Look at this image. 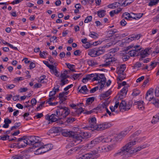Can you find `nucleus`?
<instances>
[{"instance_id": "1", "label": "nucleus", "mask_w": 159, "mask_h": 159, "mask_svg": "<svg viewBox=\"0 0 159 159\" xmlns=\"http://www.w3.org/2000/svg\"><path fill=\"white\" fill-rule=\"evenodd\" d=\"M136 139H134L133 141L130 142L123 146L114 154V156H120L123 158H126L130 156L131 154L140 150L143 148L141 147H139L136 148H131L136 144Z\"/></svg>"}, {"instance_id": "2", "label": "nucleus", "mask_w": 159, "mask_h": 159, "mask_svg": "<svg viewBox=\"0 0 159 159\" xmlns=\"http://www.w3.org/2000/svg\"><path fill=\"white\" fill-rule=\"evenodd\" d=\"M28 144L33 145V148L39 147L42 145L43 143L39 140L40 138L36 136L26 137Z\"/></svg>"}, {"instance_id": "3", "label": "nucleus", "mask_w": 159, "mask_h": 159, "mask_svg": "<svg viewBox=\"0 0 159 159\" xmlns=\"http://www.w3.org/2000/svg\"><path fill=\"white\" fill-rule=\"evenodd\" d=\"M75 142L78 144L81 142L83 139H87L89 137L90 135L87 132H82L80 133L76 132Z\"/></svg>"}, {"instance_id": "4", "label": "nucleus", "mask_w": 159, "mask_h": 159, "mask_svg": "<svg viewBox=\"0 0 159 159\" xmlns=\"http://www.w3.org/2000/svg\"><path fill=\"white\" fill-rule=\"evenodd\" d=\"M97 152L96 150L91 151L88 153L83 154L76 159H94L97 158Z\"/></svg>"}, {"instance_id": "5", "label": "nucleus", "mask_w": 159, "mask_h": 159, "mask_svg": "<svg viewBox=\"0 0 159 159\" xmlns=\"http://www.w3.org/2000/svg\"><path fill=\"white\" fill-rule=\"evenodd\" d=\"M132 102L131 101H129L127 103L125 100H122L119 106L120 111L123 112L129 110L132 106Z\"/></svg>"}, {"instance_id": "6", "label": "nucleus", "mask_w": 159, "mask_h": 159, "mask_svg": "<svg viewBox=\"0 0 159 159\" xmlns=\"http://www.w3.org/2000/svg\"><path fill=\"white\" fill-rule=\"evenodd\" d=\"M39 148L35 151V153L38 155L42 153H45L52 149V145L50 144H47L44 145L43 146H40Z\"/></svg>"}, {"instance_id": "7", "label": "nucleus", "mask_w": 159, "mask_h": 159, "mask_svg": "<svg viewBox=\"0 0 159 159\" xmlns=\"http://www.w3.org/2000/svg\"><path fill=\"white\" fill-rule=\"evenodd\" d=\"M59 108V110L61 111L60 116L63 118H65L70 112V110L68 107H57Z\"/></svg>"}, {"instance_id": "8", "label": "nucleus", "mask_w": 159, "mask_h": 159, "mask_svg": "<svg viewBox=\"0 0 159 159\" xmlns=\"http://www.w3.org/2000/svg\"><path fill=\"white\" fill-rule=\"evenodd\" d=\"M17 141L18 143L19 148H24L27 144H28L26 137L25 136H23L22 138H19Z\"/></svg>"}, {"instance_id": "9", "label": "nucleus", "mask_w": 159, "mask_h": 159, "mask_svg": "<svg viewBox=\"0 0 159 159\" xmlns=\"http://www.w3.org/2000/svg\"><path fill=\"white\" fill-rule=\"evenodd\" d=\"M56 113L52 114L49 117V119L52 122H56L57 120V118L55 117L59 118L60 116L61 111L59 109H57L56 111Z\"/></svg>"}, {"instance_id": "10", "label": "nucleus", "mask_w": 159, "mask_h": 159, "mask_svg": "<svg viewBox=\"0 0 159 159\" xmlns=\"http://www.w3.org/2000/svg\"><path fill=\"white\" fill-rule=\"evenodd\" d=\"M75 132H76L72 131H66L62 132V134L63 136L65 137L72 138L74 141L75 142Z\"/></svg>"}, {"instance_id": "11", "label": "nucleus", "mask_w": 159, "mask_h": 159, "mask_svg": "<svg viewBox=\"0 0 159 159\" xmlns=\"http://www.w3.org/2000/svg\"><path fill=\"white\" fill-rule=\"evenodd\" d=\"M28 156L25 152L21 153L13 156L11 159H27Z\"/></svg>"}, {"instance_id": "12", "label": "nucleus", "mask_w": 159, "mask_h": 159, "mask_svg": "<svg viewBox=\"0 0 159 159\" xmlns=\"http://www.w3.org/2000/svg\"><path fill=\"white\" fill-rule=\"evenodd\" d=\"M153 89H150L147 92L145 96V99L147 100L150 101L152 99H155L153 98Z\"/></svg>"}, {"instance_id": "13", "label": "nucleus", "mask_w": 159, "mask_h": 159, "mask_svg": "<svg viewBox=\"0 0 159 159\" xmlns=\"http://www.w3.org/2000/svg\"><path fill=\"white\" fill-rule=\"evenodd\" d=\"M128 90V88L126 86H124L122 89L120 91V93H118V95H120L118 97L119 98H123L125 97L127 94Z\"/></svg>"}, {"instance_id": "14", "label": "nucleus", "mask_w": 159, "mask_h": 159, "mask_svg": "<svg viewBox=\"0 0 159 159\" xmlns=\"http://www.w3.org/2000/svg\"><path fill=\"white\" fill-rule=\"evenodd\" d=\"M127 131H122L120 133L115 137V140L116 141H120L127 134Z\"/></svg>"}, {"instance_id": "15", "label": "nucleus", "mask_w": 159, "mask_h": 159, "mask_svg": "<svg viewBox=\"0 0 159 159\" xmlns=\"http://www.w3.org/2000/svg\"><path fill=\"white\" fill-rule=\"evenodd\" d=\"M101 142L102 143H109L111 142L112 139L111 136H108L104 138V136H102L100 137Z\"/></svg>"}, {"instance_id": "16", "label": "nucleus", "mask_w": 159, "mask_h": 159, "mask_svg": "<svg viewBox=\"0 0 159 159\" xmlns=\"http://www.w3.org/2000/svg\"><path fill=\"white\" fill-rule=\"evenodd\" d=\"M122 17L127 20H132V19H136L135 17H133L131 14L128 12H125L122 15Z\"/></svg>"}, {"instance_id": "17", "label": "nucleus", "mask_w": 159, "mask_h": 159, "mask_svg": "<svg viewBox=\"0 0 159 159\" xmlns=\"http://www.w3.org/2000/svg\"><path fill=\"white\" fill-rule=\"evenodd\" d=\"M108 105V104L106 102L102 103V104H99L97 107L98 111H102L103 109H106Z\"/></svg>"}, {"instance_id": "18", "label": "nucleus", "mask_w": 159, "mask_h": 159, "mask_svg": "<svg viewBox=\"0 0 159 159\" xmlns=\"http://www.w3.org/2000/svg\"><path fill=\"white\" fill-rule=\"evenodd\" d=\"M88 55L92 57H96L98 56L97 48H94L90 50L88 53Z\"/></svg>"}, {"instance_id": "19", "label": "nucleus", "mask_w": 159, "mask_h": 159, "mask_svg": "<svg viewBox=\"0 0 159 159\" xmlns=\"http://www.w3.org/2000/svg\"><path fill=\"white\" fill-rule=\"evenodd\" d=\"M149 51L148 49L146 48L143 50H142L141 52L140 55L141 58H143L147 57L149 54L148 52Z\"/></svg>"}, {"instance_id": "20", "label": "nucleus", "mask_w": 159, "mask_h": 159, "mask_svg": "<svg viewBox=\"0 0 159 159\" xmlns=\"http://www.w3.org/2000/svg\"><path fill=\"white\" fill-rule=\"evenodd\" d=\"M125 64L120 65V66L119 69L117 71V73L118 74H121L124 73V71L125 70Z\"/></svg>"}, {"instance_id": "21", "label": "nucleus", "mask_w": 159, "mask_h": 159, "mask_svg": "<svg viewBox=\"0 0 159 159\" xmlns=\"http://www.w3.org/2000/svg\"><path fill=\"white\" fill-rule=\"evenodd\" d=\"M11 120L8 118L5 119L4 120L5 124L3 125V127L5 128H8L9 126V124H11Z\"/></svg>"}, {"instance_id": "22", "label": "nucleus", "mask_w": 159, "mask_h": 159, "mask_svg": "<svg viewBox=\"0 0 159 159\" xmlns=\"http://www.w3.org/2000/svg\"><path fill=\"white\" fill-rule=\"evenodd\" d=\"M61 128L60 127H53L50 130V132L52 133H57L61 131Z\"/></svg>"}, {"instance_id": "23", "label": "nucleus", "mask_w": 159, "mask_h": 159, "mask_svg": "<svg viewBox=\"0 0 159 159\" xmlns=\"http://www.w3.org/2000/svg\"><path fill=\"white\" fill-rule=\"evenodd\" d=\"M121 4L119 2H116L113 3L111 4L108 5L107 7L110 8H114L116 7H117L118 6H120Z\"/></svg>"}, {"instance_id": "24", "label": "nucleus", "mask_w": 159, "mask_h": 159, "mask_svg": "<svg viewBox=\"0 0 159 159\" xmlns=\"http://www.w3.org/2000/svg\"><path fill=\"white\" fill-rule=\"evenodd\" d=\"M98 79H101V80L100 81L98 82V83H100L101 82H106V78L105 76V75L103 74H98Z\"/></svg>"}, {"instance_id": "25", "label": "nucleus", "mask_w": 159, "mask_h": 159, "mask_svg": "<svg viewBox=\"0 0 159 159\" xmlns=\"http://www.w3.org/2000/svg\"><path fill=\"white\" fill-rule=\"evenodd\" d=\"M141 48L139 49L138 50H133L129 51L128 52L130 56L131 57H134L137 55V52L140 51Z\"/></svg>"}, {"instance_id": "26", "label": "nucleus", "mask_w": 159, "mask_h": 159, "mask_svg": "<svg viewBox=\"0 0 159 159\" xmlns=\"http://www.w3.org/2000/svg\"><path fill=\"white\" fill-rule=\"evenodd\" d=\"M106 11L104 9H102L98 10L97 11V14L99 17H103L106 15Z\"/></svg>"}, {"instance_id": "27", "label": "nucleus", "mask_w": 159, "mask_h": 159, "mask_svg": "<svg viewBox=\"0 0 159 159\" xmlns=\"http://www.w3.org/2000/svg\"><path fill=\"white\" fill-rule=\"evenodd\" d=\"M79 91L83 94H85L89 91V89H87L86 85H84L81 87V89Z\"/></svg>"}, {"instance_id": "28", "label": "nucleus", "mask_w": 159, "mask_h": 159, "mask_svg": "<svg viewBox=\"0 0 159 159\" xmlns=\"http://www.w3.org/2000/svg\"><path fill=\"white\" fill-rule=\"evenodd\" d=\"M126 77V75L124 73H122L121 74H119L117 77V81H121L124 80Z\"/></svg>"}, {"instance_id": "29", "label": "nucleus", "mask_w": 159, "mask_h": 159, "mask_svg": "<svg viewBox=\"0 0 159 159\" xmlns=\"http://www.w3.org/2000/svg\"><path fill=\"white\" fill-rule=\"evenodd\" d=\"M129 37H130L129 38L127 37L125 38V39L126 41V42L129 43L133 40H136L135 37V34H133Z\"/></svg>"}, {"instance_id": "30", "label": "nucleus", "mask_w": 159, "mask_h": 159, "mask_svg": "<svg viewBox=\"0 0 159 159\" xmlns=\"http://www.w3.org/2000/svg\"><path fill=\"white\" fill-rule=\"evenodd\" d=\"M111 93V91L110 90L106 91L105 93H103L101 95V99H104V98L108 97L110 94Z\"/></svg>"}, {"instance_id": "31", "label": "nucleus", "mask_w": 159, "mask_h": 159, "mask_svg": "<svg viewBox=\"0 0 159 159\" xmlns=\"http://www.w3.org/2000/svg\"><path fill=\"white\" fill-rule=\"evenodd\" d=\"M87 63L89 66H93L98 64L96 61L94 60H89Z\"/></svg>"}, {"instance_id": "32", "label": "nucleus", "mask_w": 159, "mask_h": 159, "mask_svg": "<svg viewBox=\"0 0 159 159\" xmlns=\"http://www.w3.org/2000/svg\"><path fill=\"white\" fill-rule=\"evenodd\" d=\"M102 124L104 129L108 128L112 125L109 122H105Z\"/></svg>"}, {"instance_id": "33", "label": "nucleus", "mask_w": 159, "mask_h": 159, "mask_svg": "<svg viewBox=\"0 0 159 159\" xmlns=\"http://www.w3.org/2000/svg\"><path fill=\"white\" fill-rule=\"evenodd\" d=\"M97 51L98 56L103 54L105 52V50L103 47L99 48L98 49L97 48Z\"/></svg>"}, {"instance_id": "34", "label": "nucleus", "mask_w": 159, "mask_h": 159, "mask_svg": "<svg viewBox=\"0 0 159 159\" xmlns=\"http://www.w3.org/2000/svg\"><path fill=\"white\" fill-rule=\"evenodd\" d=\"M102 124H100L99 125H97L95 127V130L98 131H101L104 130Z\"/></svg>"}, {"instance_id": "35", "label": "nucleus", "mask_w": 159, "mask_h": 159, "mask_svg": "<svg viewBox=\"0 0 159 159\" xmlns=\"http://www.w3.org/2000/svg\"><path fill=\"white\" fill-rule=\"evenodd\" d=\"M100 137L96 138L94 140H93L91 142V144H93L94 145L98 143H99L101 142V139H100Z\"/></svg>"}, {"instance_id": "36", "label": "nucleus", "mask_w": 159, "mask_h": 159, "mask_svg": "<svg viewBox=\"0 0 159 159\" xmlns=\"http://www.w3.org/2000/svg\"><path fill=\"white\" fill-rule=\"evenodd\" d=\"M82 148V147L80 146H78L72 148L73 152H75L77 151L80 152L82 150H83V148Z\"/></svg>"}, {"instance_id": "37", "label": "nucleus", "mask_w": 159, "mask_h": 159, "mask_svg": "<svg viewBox=\"0 0 159 159\" xmlns=\"http://www.w3.org/2000/svg\"><path fill=\"white\" fill-rule=\"evenodd\" d=\"M89 129L92 130H95V127L96 125V123H93V122H89Z\"/></svg>"}, {"instance_id": "38", "label": "nucleus", "mask_w": 159, "mask_h": 159, "mask_svg": "<svg viewBox=\"0 0 159 159\" xmlns=\"http://www.w3.org/2000/svg\"><path fill=\"white\" fill-rule=\"evenodd\" d=\"M66 65L67 67L70 70L73 72H76L75 70L73 69V68L75 66L74 65L71 64L69 63H66Z\"/></svg>"}, {"instance_id": "39", "label": "nucleus", "mask_w": 159, "mask_h": 159, "mask_svg": "<svg viewBox=\"0 0 159 159\" xmlns=\"http://www.w3.org/2000/svg\"><path fill=\"white\" fill-rule=\"evenodd\" d=\"M159 121V115H156L153 116V119L152 120V123L155 124L157 122Z\"/></svg>"}, {"instance_id": "40", "label": "nucleus", "mask_w": 159, "mask_h": 159, "mask_svg": "<svg viewBox=\"0 0 159 159\" xmlns=\"http://www.w3.org/2000/svg\"><path fill=\"white\" fill-rule=\"evenodd\" d=\"M91 33L89 34V36L91 37L94 39H97L98 38L99 35L97 33L93 31Z\"/></svg>"}, {"instance_id": "41", "label": "nucleus", "mask_w": 159, "mask_h": 159, "mask_svg": "<svg viewBox=\"0 0 159 159\" xmlns=\"http://www.w3.org/2000/svg\"><path fill=\"white\" fill-rule=\"evenodd\" d=\"M138 108L140 110H143L144 108V107L143 106V103H144L143 101H142L141 102H138Z\"/></svg>"}, {"instance_id": "42", "label": "nucleus", "mask_w": 159, "mask_h": 159, "mask_svg": "<svg viewBox=\"0 0 159 159\" xmlns=\"http://www.w3.org/2000/svg\"><path fill=\"white\" fill-rule=\"evenodd\" d=\"M94 98L93 97H90L88 98L86 100V103L87 104L92 103L94 101Z\"/></svg>"}, {"instance_id": "43", "label": "nucleus", "mask_w": 159, "mask_h": 159, "mask_svg": "<svg viewBox=\"0 0 159 159\" xmlns=\"http://www.w3.org/2000/svg\"><path fill=\"white\" fill-rule=\"evenodd\" d=\"M158 64H159L158 62H151V63L150 65L151 67L150 68V70H151L156 67Z\"/></svg>"}, {"instance_id": "44", "label": "nucleus", "mask_w": 159, "mask_h": 159, "mask_svg": "<svg viewBox=\"0 0 159 159\" xmlns=\"http://www.w3.org/2000/svg\"><path fill=\"white\" fill-rule=\"evenodd\" d=\"M99 151L101 152H105L108 151V148H107V147L106 146H103L101 147H99Z\"/></svg>"}, {"instance_id": "45", "label": "nucleus", "mask_w": 159, "mask_h": 159, "mask_svg": "<svg viewBox=\"0 0 159 159\" xmlns=\"http://www.w3.org/2000/svg\"><path fill=\"white\" fill-rule=\"evenodd\" d=\"M21 123L20 122L16 123L14 126H12L11 128V130H13L14 129H16L20 126Z\"/></svg>"}, {"instance_id": "46", "label": "nucleus", "mask_w": 159, "mask_h": 159, "mask_svg": "<svg viewBox=\"0 0 159 159\" xmlns=\"http://www.w3.org/2000/svg\"><path fill=\"white\" fill-rule=\"evenodd\" d=\"M152 103L155 107H159V100L156 99H153Z\"/></svg>"}, {"instance_id": "47", "label": "nucleus", "mask_w": 159, "mask_h": 159, "mask_svg": "<svg viewBox=\"0 0 159 159\" xmlns=\"http://www.w3.org/2000/svg\"><path fill=\"white\" fill-rule=\"evenodd\" d=\"M75 120V118L72 117H69L67 118L66 122L68 123H71L74 121Z\"/></svg>"}, {"instance_id": "48", "label": "nucleus", "mask_w": 159, "mask_h": 159, "mask_svg": "<svg viewBox=\"0 0 159 159\" xmlns=\"http://www.w3.org/2000/svg\"><path fill=\"white\" fill-rule=\"evenodd\" d=\"M82 75V73L74 74L72 75V77L74 80H75L78 78L80 77Z\"/></svg>"}, {"instance_id": "49", "label": "nucleus", "mask_w": 159, "mask_h": 159, "mask_svg": "<svg viewBox=\"0 0 159 159\" xmlns=\"http://www.w3.org/2000/svg\"><path fill=\"white\" fill-rule=\"evenodd\" d=\"M140 93V91L138 89H134L132 93V95L133 96L136 97L139 95V94Z\"/></svg>"}, {"instance_id": "50", "label": "nucleus", "mask_w": 159, "mask_h": 159, "mask_svg": "<svg viewBox=\"0 0 159 159\" xmlns=\"http://www.w3.org/2000/svg\"><path fill=\"white\" fill-rule=\"evenodd\" d=\"M158 2V0H151L150 2L149 3L148 5L149 6H152L156 5Z\"/></svg>"}, {"instance_id": "51", "label": "nucleus", "mask_w": 159, "mask_h": 159, "mask_svg": "<svg viewBox=\"0 0 159 159\" xmlns=\"http://www.w3.org/2000/svg\"><path fill=\"white\" fill-rule=\"evenodd\" d=\"M114 35V32L112 31V30L111 29L108 30L107 32V36L109 37H111L112 38V36Z\"/></svg>"}, {"instance_id": "52", "label": "nucleus", "mask_w": 159, "mask_h": 159, "mask_svg": "<svg viewBox=\"0 0 159 159\" xmlns=\"http://www.w3.org/2000/svg\"><path fill=\"white\" fill-rule=\"evenodd\" d=\"M10 147L11 148H19L18 143H14L10 144Z\"/></svg>"}, {"instance_id": "53", "label": "nucleus", "mask_w": 159, "mask_h": 159, "mask_svg": "<svg viewBox=\"0 0 159 159\" xmlns=\"http://www.w3.org/2000/svg\"><path fill=\"white\" fill-rule=\"evenodd\" d=\"M113 38L115 40V42L116 40H118V42L119 41V39H120V34H116L115 35H114Z\"/></svg>"}, {"instance_id": "54", "label": "nucleus", "mask_w": 159, "mask_h": 159, "mask_svg": "<svg viewBox=\"0 0 159 159\" xmlns=\"http://www.w3.org/2000/svg\"><path fill=\"white\" fill-rule=\"evenodd\" d=\"M83 109L82 107H80V108L77 109L76 110V114L79 115L82 112H83Z\"/></svg>"}, {"instance_id": "55", "label": "nucleus", "mask_w": 159, "mask_h": 159, "mask_svg": "<svg viewBox=\"0 0 159 159\" xmlns=\"http://www.w3.org/2000/svg\"><path fill=\"white\" fill-rule=\"evenodd\" d=\"M92 18V17L91 16H88L85 19L84 22L85 23H88L89 22L91 21Z\"/></svg>"}, {"instance_id": "56", "label": "nucleus", "mask_w": 159, "mask_h": 159, "mask_svg": "<svg viewBox=\"0 0 159 159\" xmlns=\"http://www.w3.org/2000/svg\"><path fill=\"white\" fill-rule=\"evenodd\" d=\"M61 83L60 84V85L61 86H63L66 84L68 83V80H65V79H61Z\"/></svg>"}, {"instance_id": "57", "label": "nucleus", "mask_w": 159, "mask_h": 159, "mask_svg": "<svg viewBox=\"0 0 159 159\" xmlns=\"http://www.w3.org/2000/svg\"><path fill=\"white\" fill-rule=\"evenodd\" d=\"M107 151H111L115 147L116 145L115 144H112L109 145L107 147Z\"/></svg>"}, {"instance_id": "58", "label": "nucleus", "mask_w": 159, "mask_h": 159, "mask_svg": "<svg viewBox=\"0 0 159 159\" xmlns=\"http://www.w3.org/2000/svg\"><path fill=\"white\" fill-rule=\"evenodd\" d=\"M112 62L111 58H107L105 60V62L106 63H108V66L111 64V63Z\"/></svg>"}, {"instance_id": "59", "label": "nucleus", "mask_w": 159, "mask_h": 159, "mask_svg": "<svg viewBox=\"0 0 159 159\" xmlns=\"http://www.w3.org/2000/svg\"><path fill=\"white\" fill-rule=\"evenodd\" d=\"M118 40H116L115 42H114V41L113 42H112V43H108L106 45V47H108L112 45H114L118 42Z\"/></svg>"}, {"instance_id": "60", "label": "nucleus", "mask_w": 159, "mask_h": 159, "mask_svg": "<svg viewBox=\"0 0 159 159\" xmlns=\"http://www.w3.org/2000/svg\"><path fill=\"white\" fill-rule=\"evenodd\" d=\"M55 99V97H51L48 100L46 101V102L49 103L53 101Z\"/></svg>"}, {"instance_id": "61", "label": "nucleus", "mask_w": 159, "mask_h": 159, "mask_svg": "<svg viewBox=\"0 0 159 159\" xmlns=\"http://www.w3.org/2000/svg\"><path fill=\"white\" fill-rule=\"evenodd\" d=\"M37 101L35 98H33L31 99V105L32 107H33V106L35 105Z\"/></svg>"}, {"instance_id": "62", "label": "nucleus", "mask_w": 159, "mask_h": 159, "mask_svg": "<svg viewBox=\"0 0 159 159\" xmlns=\"http://www.w3.org/2000/svg\"><path fill=\"white\" fill-rule=\"evenodd\" d=\"M142 64L139 62H137L134 65V68H139L142 66Z\"/></svg>"}, {"instance_id": "63", "label": "nucleus", "mask_w": 159, "mask_h": 159, "mask_svg": "<svg viewBox=\"0 0 159 159\" xmlns=\"http://www.w3.org/2000/svg\"><path fill=\"white\" fill-rule=\"evenodd\" d=\"M98 89V86H96L94 88L90 90V93H94Z\"/></svg>"}, {"instance_id": "64", "label": "nucleus", "mask_w": 159, "mask_h": 159, "mask_svg": "<svg viewBox=\"0 0 159 159\" xmlns=\"http://www.w3.org/2000/svg\"><path fill=\"white\" fill-rule=\"evenodd\" d=\"M153 21L154 22L159 21V14L157 15L155 17L153 18Z\"/></svg>"}]
</instances>
